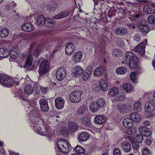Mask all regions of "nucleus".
<instances>
[{
	"label": "nucleus",
	"mask_w": 155,
	"mask_h": 155,
	"mask_svg": "<svg viewBox=\"0 0 155 155\" xmlns=\"http://www.w3.org/2000/svg\"><path fill=\"white\" fill-rule=\"evenodd\" d=\"M38 63L40 64L39 73L40 74H44L49 71V63L48 61L43 58L39 59Z\"/></svg>",
	"instance_id": "f257e3e1"
},
{
	"label": "nucleus",
	"mask_w": 155,
	"mask_h": 155,
	"mask_svg": "<svg viewBox=\"0 0 155 155\" xmlns=\"http://www.w3.org/2000/svg\"><path fill=\"white\" fill-rule=\"evenodd\" d=\"M58 149L63 153H66L68 152L70 144L66 141L63 140H58L57 142Z\"/></svg>",
	"instance_id": "f03ea898"
},
{
	"label": "nucleus",
	"mask_w": 155,
	"mask_h": 155,
	"mask_svg": "<svg viewBox=\"0 0 155 155\" xmlns=\"http://www.w3.org/2000/svg\"><path fill=\"white\" fill-rule=\"evenodd\" d=\"M124 126L126 128H130L133 126V122L132 119L129 118L124 119L123 121Z\"/></svg>",
	"instance_id": "5701e85b"
},
{
	"label": "nucleus",
	"mask_w": 155,
	"mask_h": 155,
	"mask_svg": "<svg viewBox=\"0 0 155 155\" xmlns=\"http://www.w3.org/2000/svg\"><path fill=\"white\" fill-rule=\"evenodd\" d=\"M66 74V70L63 68H61L58 69L56 73V77L59 81L62 80L65 78Z\"/></svg>",
	"instance_id": "0eeeda50"
},
{
	"label": "nucleus",
	"mask_w": 155,
	"mask_h": 155,
	"mask_svg": "<svg viewBox=\"0 0 155 155\" xmlns=\"http://www.w3.org/2000/svg\"><path fill=\"white\" fill-rule=\"evenodd\" d=\"M114 155H120V150L118 148H115L113 151Z\"/></svg>",
	"instance_id": "680f3d73"
},
{
	"label": "nucleus",
	"mask_w": 155,
	"mask_h": 155,
	"mask_svg": "<svg viewBox=\"0 0 155 155\" xmlns=\"http://www.w3.org/2000/svg\"><path fill=\"white\" fill-rule=\"evenodd\" d=\"M61 134L65 137H68L69 134V132L66 128L63 127L61 129Z\"/></svg>",
	"instance_id": "09e8293b"
},
{
	"label": "nucleus",
	"mask_w": 155,
	"mask_h": 155,
	"mask_svg": "<svg viewBox=\"0 0 155 155\" xmlns=\"http://www.w3.org/2000/svg\"><path fill=\"white\" fill-rule=\"evenodd\" d=\"M123 88L127 92L129 93L132 91L133 85L131 83H127L123 84Z\"/></svg>",
	"instance_id": "72a5a7b5"
},
{
	"label": "nucleus",
	"mask_w": 155,
	"mask_h": 155,
	"mask_svg": "<svg viewBox=\"0 0 155 155\" xmlns=\"http://www.w3.org/2000/svg\"><path fill=\"white\" fill-rule=\"evenodd\" d=\"M47 10L49 12L52 13L54 12L56 9L57 5L54 2H51L47 4L45 6Z\"/></svg>",
	"instance_id": "f8f14e48"
},
{
	"label": "nucleus",
	"mask_w": 155,
	"mask_h": 155,
	"mask_svg": "<svg viewBox=\"0 0 155 155\" xmlns=\"http://www.w3.org/2000/svg\"><path fill=\"white\" fill-rule=\"evenodd\" d=\"M115 33L117 35L123 36L127 33V30L124 28L118 27L114 29Z\"/></svg>",
	"instance_id": "4468645a"
},
{
	"label": "nucleus",
	"mask_w": 155,
	"mask_h": 155,
	"mask_svg": "<svg viewBox=\"0 0 155 155\" xmlns=\"http://www.w3.org/2000/svg\"><path fill=\"white\" fill-rule=\"evenodd\" d=\"M9 33V31L7 28H3L0 30V38H6L8 36Z\"/></svg>",
	"instance_id": "2f4dec72"
},
{
	"label": "nucleus",
	"mask_w": 155,
	"mask_h": 155,
	"mask_svg": "<svg viewBox=\"0 0 155 155\" xmlns=\"http://www.w3.org/2000/svg\"><path fill=\"white\" fill-rule=\"evenodd\" d=\"M136 141L138 143H141L143 140V135L141 134L137 135L136 137Z\"/></svg>",
	"instance_id": "5fc2aeb1"
},
{
	"label": "nucleus",
	"mask_w": 155,
	"mask_h": 155,
	"mask_svg": "<svg viewBox=\"0 0 155 155\" xmlns=\"http://www.w3.org/2000/svg\"><path fill=\"white\" fill-rule=\"evenodd\" d=\"M134 40L137 43L139 42L141 40L140 35L138 34L135 35L134 37Z\"/></svg>",
	"instance_id": "4d7b16f0"
},
{
	"label": "nucleus",
	"mask_w": 155,
	"mask_h": 155,
	"mask_svg": "<svg viewBox=\"0 0 155 155\" xmlns=\"http://www.w3.org/2000/svg\"><path fill=\"white\" fill-rule=\"evenodd\" d=\"M46 18L43 15L38 16L36 22L37 25L42 26L45 24Z\"/></svg>",
	"instance_id": "b1692460"
},
{
	"label": "nucleus",
	"mask_w": 155,
	"mask_h": 155,
	"mask_svg": "<svg viewBox=\"0 0 155 155\" xmlns=\"http://www.w3.org/2000/svg\"><path fill=\"white\" fill-rule=\"evenodd\" d=\"M82 94V92L81 90L74 91L70 94L69 99L73 103H79L81 101V96Z\"/></svg>",
	"instance_id": "20e7f679"
},
{
	"label": "nucleus",
	"mask_w": 155,
	"mask_h": 155,
	"mask_svg": "<svg viewBox=\"0 0 155 155\" xmlns=\"http://www.w3.org/2000/svg\"><path fill=\"white\" fill-rule=\"evenodd\" d=\"M143 124L146 126H150V122L148 120H145L143 122Z\"/></svg>",
	"instance_id": "69168bd1"
},
{
	"label": "nucleus",
	"mask_w": 155,
	"mask_h": 155,
	"mask_svg": "<svg viewBox=\"0 0 155 155\" xmlns=\"http://www.w3.org/2000/svg\"><path fill=\"white\" fill-rule=\"evenodd\" d=\"M130 117L132 120L134 122H139L141 120V116L137 113L133 112L130 114Z\"/></svg>",
	"instance_id": "4be33fe9"
},
{
	"label": "nucleus",
	"mask_w": 155,
	"mask_h": 155,
	"mask_svg": "<svg viewBox=\"0 0 155 155\" xmlns=\"http://www.w3.org/2000/svg\"><path fill=\"white\" fill-rule=\"evenodd\" d=\"M133 107L134 110L137 112L141 111L142 109L141 104L139 102H135L133 105Z\"/></svg>",
	"instance_id": "c9c22d12"
},
{
	"label": "nucleus",
	"mask_w": 155,
	"mask_h": 155,
	"mask_svg": "<svg viewBox=\"0 0 155 155\" xmlns=\"http://www.w3.org/2000/svg\"><path fill=\"white\" fill-rule=\"evenodd\" d=\"M105 104L104 100L102 98H99L97 101L96 104L97 106L99 107H102Z\"/></svg>",
	"instance_id": "a18cd8bd"
},
{
	"label": "nucleus",
	"mask_w": 155,
	"mask_h": 155,
	"mask_svg": "<svg viewBox=\"0 0 155 155\" xmlns=\"http://www.w3.org/2000/svg\"><path fill=\"white\" fill-rule=\"evenodd\" d=\"M139 131L140 134L145 137L150 136L151 134V132L149 129L145 127H140L139 128Z\"/></svg>",
	"instance_id": "9b49d317"
},
{
	"label": "nucleus",
	"mask_w": 155,
	"mask_h": 155,
	"mask_svg": "<svg viewBox=\"0 0 155 155\" xmlns=\"http://www.w3.org/2000/svg\"><path fill=\"white\" fill-rule=\"evenodd\" d=\"M112 54L115 57L121 56L123 55L122 52L119 50L115 49L112 51Z\"/></svg>",
	"instance_id": "c03bdc74"
},
{
	"label": "nucleus",
	"mask_w": 155,
	"mask_h": 155,
	"mask_svg": "<svg viewBox=\"0 0 155 155\" xmlns=\"http://www.w3.org/2000/svg\"><path fill=\"white\" fill-rule=\"evenodd\" d=\"M73 71L74 75H79L84 72V70L79 66H77L74 67L73 69Z\"/></svg>",
	"instance_id": "bb28decb"
},
{
	"label": "nucleus",
	"mask_w": 155,
	"mask_h": 155,
	"mask_svg": "<svg viewBox=\"0 0 155 155\" xmlns=\"http://www.w3.org/2000/svg\"><path fill=\"white\" fill-rule=\"evenodd\" d=\"M42 51L40 49H37L34 52V54L36 56H38L40 53H41Z\"/></svg>",
	"instance_id": "0e129e2a"
},
{
	"label": "nucleus",
	"mask_w": 155,
	"mask_h": 155,
	"mask_svg": "<svg viewBox=\"0 0 155 155\" xmlns=\"http://www.w3.org/2000/svg\"><path fill=\"white\" fill-rule=\"evenodd\" d=\"M21 58L23 59H26L25 63L23 66L25 71H28L29 69V55L28 54L23 53L21 55Z\"/></svg>",
	"instance_id": "ddd939ff"
},
{
	"label": "nucleus",
	"mask_w": 155,
	"mask_h": 155,
	"mask_svg": "<svg viewBox=\"0 0 155 155\" xmlns=\"http://www.w3.org/2000/svg\"><path fill=\"white\" fill-rule=\"evenodd\" d=\"M9 54V51L6 48H0V58H6Z\"/></svg>",
	"instance_id": "cd10ccee"
},
{
	"label": "nucleus",
	"mask_w": 155,
	"mask_h": 155,
	"mask_svg": "<svg viewBox=\"0 0 155 155\" xmlns=\"http://www.w3.org/2000/svg\"><path fill=\"white\" fill-rule=\"evenodd\" d=\"M19 54V50L18 48L15 47L12 49L9 54L11 58L15 59L18 56Z\"/></svg>",
	"instance_id": "2eb2a0df"
},
{
	"label": "nucleus",
	"mask_w": 155,
	"mask_h": 155,
	"mask_svg": "<svg viewBox=\"0 0 155 155\" xmlns=\"http://www.w3.org/2000/svg\"><path fill=\"white\" fill-rule=\"evenodd\" d=\"M93 70V67L91 65H88L86 69V71L87 73L91 74Z\"/></svg>",
	"instance_id": "bf43d9fd"
},
{
	"label": "nucleus",
	"mask_w": 155,
	"mask_h": 155,
	"mask_svg": "<svg viewBox=\"0 0 155 155\" xmlns=\"http://www.w3.org/2000/svg\"><path fill=\"white\" fill-rule=\"evenodd\" d=\"M141 151L143 155H149L150 153L149 150L146 147L143 148L141 149Z\"/></svg>",
	"instance_id": "603ef678"
},
{
	"label": "nucleus",
	"mask_w": 155,
	"mask_h": 155,
	"mask_svg": "<svg viewBox=\"0 0 155 155\" xmlns=\"http://www.w3.org/2000/svg\"><path fill=\"white\" fill-rule=\"evenodd\" d=\"M155 109L149 103H147L145 105V110L147 113H151Z\"/></svg>",
	"instance_id": "ea45409f"
},
{
	"label": "nucleus",
	"mask_w": 155,
	"mask_h": 155,
	"mask_svg": "<svg viewBox=\"0 0 155 155\" xmlns=\"http://www.w3.org/2000/svg\"><path fill=\"white\" fill-rule=\"evenodd\" d=\"M29 23L28 22L24 24L22 26V29L23 30L28 31H29Z\"/></svg>",
	"instance_id": "864d4df0"
},
{
	"label": "nucleus",
	"mask_w": 155,
	"mask_h": 155,
	"mask_svg": "<svg viewBox=\"0 0 155 155\" xmlns=\"http://www.w3.org/2000/svg\"><path fill=\"white\" fill-rule=\"evenodd\" d=\"M117 108L120 112L124 114L127 113L128 111L127 106L124 104H119L117 105Z\"/></svg>",
	"instance_id": "6ab92c4d"
},
{
	"label": "nucleus",
	"mask_w": 155,
	"mask_h": 155,
	"mask_svg": "<svg viewBox=\"0 0 155 155\" xmlns=\"http://www.w3.org/2000/svg\"><path fill=\"white\" fill-rule=\"evenodd\" d=\"M31 104L32 105L31 108L33 110H31L30 112L31 114H34V117L36 120V122H38L40 117V114L39 112L37 110L35 107L36 104V102L35 101H31Z\"/></svg>",
	"instance_id": "423d86ee"
},
{
	"label": "nucleus",
	"mask_w": 155,
	"mask_h": 155,
	"mask_svg": "<svg viewBox=\"0 0 155 155\" xmlns=\"http://www.w3.org/2000/svg\"><path fill=\"white\" fill-rule=\"evenodd\" d=\"M3 143L0 141V153L2 155H5V150L2 146V145Z\"/></svg>",
	"instance_id": "052dcab7"
},
{
	"label": "nucleus",
	"mask_w": 155,
	"mask_h": 155,
	"mask_svg": "<svg viewBox=\"0 0 155 155\" xmlns=\"http://www.w3.org/2000/svg\"><path fill=\"white\" fill-rule=\"evenodd\" d=\"M13 82L12 79L7 75H2L0 77V84L3 86H10Z\"/></svg>",
	"instance_id": "39448f33"
},
{
	"label": "nucleus",
	"mask_w": 155,
	"mask_h": 155,
	"mask_svg": "<svg viewBox=\"0 0 155 155\" xmlns=\"http://www.w3.org/2000/svg\"><path fill=\"white\" fill-rule=\"evenodd\" d=\"M86 108L84 107H81L78 110V113L79 115L83 114L86 110Z\"/></svg>",
	"instance_id": "6e6d98bb"
},
{
	"label": "nucleus",
	"mask_w": 155,
	"mask_h": 155,
	"mask_svg": "<svg viewBox=\"0 0 155 155\" xmlns=\"http://www.w3.org/2000/svg\"><path fill=\"white\" fill-rule=\"evenodd\" d=\"M55 105L56 107L59 109L63 108L64 107L65 101L61 97L56 98L55 99Z\"/></svg>",
	"instance_id": "6e6552de"
},
{
	"label": "nucleus",
	"mask_w": 155,
	"mask_h": 155,
	"mask_svg": "<svg viewBox=\"0 0 155 155\" xmlns=\"http://www.w3.org/2000/svg\"><path fill=\"white\" fill-rule=\"evenodd\" d=\"M126 59H128L129 65L130 68H133L136 66L138 58L133 52H130L127 53Z\"/></svg>",
	"instance_id": "7ed1b4c3"
},
{
	"label": "nucleus",
	"mask_w": 155,
	"mask_h": 155,
	"mask_svg": "<svg viewBox=\"0 0 155 155\" xmlns=\"http://www.w3.org/2000/svg\"><path fill=\"white\" fill-rule=\"evenodd\" d=\"M104 72V70L101 67H97L94 71V74L96 77L101 76Z\"/></svg>",
	"instance_id": "c756f323"
},
{
	"label": "nucleus",
	"mask_w": 155,
	"mask_h": 155,
	"mask_svg": "<svg viewBox=\"0 0 155 155\" xmlns=\"http://www.w3.org/2000/svg\"><path fill=\"white\" fill-rule=\"evenodd\" d=\"M89 137V135L87 133L83 132L78 135V139L80 142H84L87 140Z\"/></svg>",
	"instance_id": "a211bd4d"
},
{
	"label": "nucleus",
	"mask_w": 155,
	"mask_h": 155,
	"mask_svg": "<svg viewBox=\"0 0 155 155\" xmlns=\"http://www.w3.org/2000/svg\"><path fill=\"white\" fill-rule=\"evenodd\" d=\"M40 89L43 93H46L48 91L47 88H45L42 87H40Z\"/></svg>",
	"instance_id": "774afa93"
},
{
	"label": "nucleus",
	"mask_w": 155,
	"mask_h": 155,
	"mask_svg": "<svg viewBox=\"0 0 155 155\" xmlns=\"http://www.w3.org/2000/svg\"><path fill=\"white\" fill-rule=\"evenodd\" d=\"M100 86L101 89L104 91H107L108 89V85L106 81L101 79L100 81Z\"/></svg>",
	"instance_id": "a878e982"
},
{
	"label": "nucleus",
	"mask_w": 155,
	"mask_h": 155,
	"mask_svg": "<svg viewBox=\"0 0 155 155\" xmlns=\"http://www.w3.org/2000/svg\"><path fill=\"white\" fill-rule=\"evenodd\" d=\"M91 74L87 73L85 72L82 76L83 79L84 81L87 80L89 78Z\"/></svg>",
	"instance_id": "13d9d810"
},
{
	"label": "nucleus",
	"mask_w": 155,
	"mask_h": 155,
	"mask_svg": "<svg viewBox=\"0 0 155 155\" xmlns=\"http://www.w3.org/2000/svg\"><path fill=\"white\" fill-rule=\"evenodd\" d=\"M132 147L134 150L137 151L139 148V145L136 143H133L132 144Z\"/></svg>",
	"instance_id": "e2e57ef3"
},
{
	"label": "nucleus",
	"mask_w": 155,
	"mask_h": 155,
	"mask_svg": "<svg viewBox=\"0 0 155 155\" xmlns=\"http://www.w3.org/2000/svg\"><path fill=\"white\" fill-rule=\"evenodd\" d=\"M137 131V128L136 127L130 128L127 130L126 133L129 135H133L135 134Z\"/></svg>",
	"instance_id": "37998d69"
},
{
	"label": "nucleus",
	"mask_w": 155,
	"mask_h": 155,
	"mask_svg": "<svg viewBox=\"0 0 155 155\" xmlns=\"http://www.w3.org/2000/svg\"><path fill=\"white\" fill-rule=\"evenodd\" d=\"M83 55V53L81 51L75 52L72 56V60L75 63L79 62L81 59Z\"/></svg>",
	"instance_id": "dca6fc26"
},
{
	"label": "nucleus",
	"mask_w": 155,
	"mask_h": 155,
	"mask_svg": "<svg viewBox=\"0 0 155 155\" xmlns=\"http://www.w3.org/2000/svg\"><path fill=\"white\" fill-rule=\"evenodd\" d=\"M75 48L74 44L72 43H69L67 44L65 47V53L67 55L71 54L74 51Z\"/></svg>",
	"instance_id": "1a4fd4ad"
},
{
	"label": "nucleus",
	"mask_w": 155,
	"mask_h": 155,
	"mask_svg": "<svg viewBox=\"0 0 155 155\" xmlns=\"http://www.w3.org/2000/svg\"><path fill=\"white\" fill-rule=\"evenodd\" d=\"M106 120V118L103 115H98L95 118L94 122L97 124H104Z\"/></svg>",
	"instance_id": "f3484780"
},
{
	"label": "nucleus",
	"mask_w": 155,
	"mask_h": 155,
	"mask_svg": "<svg viewBox=\"0 0 155 155\" xmlns=\"http://www.w3.org/2000/svg\"><path fill=\"white\" fill-rule=\"evenodd\" d=\"M45 21V25L47 27H52L55 24L54 20L51 18H46Z\"/></svg>",
	"instance_id": "c85d7f7f"
},
{
	"label": "nucleus",
	"mask_w": 155,
	"mask_h": 155,
	"mask_svg": "<svg viewBox=\"0 0 155 155\" xmlns=\"http://www.w3.org/2000/svg\"><path fill=\"white\" fill-rule=\"evenodd\" d=\"M46 133H44V136H46L49 139H50L53 135V132L49 127H48V130L46 131Z\"/></svg>",
	"instance_id": "49530a36"
},
{
	"label": "nucleus",
	"mask_w": 155,
	"mask_h": 155,
	"mask_svg": "<svg viewBox=\"0 0 155 155\" xmlns=\"http://www.w3.org/2000/svg\"><path fill=\"white\" fill-rule=\"evenodd\" d=\"M121 145L122 148L124 152H128L130 151L131 145L128 142H124L121 143Z\"/></svg>",
	"instance_id": "393cba45"
},
{
	"label": "nucleus",
	"mask_w": 155,
	"mask_h": 155,
	"mask_svg": "<svg viewBox=\"0 0 155 155\" xmlns=\"http://www.w3.org/2000/svg\"><path fill=\"white\" fill-rule=\"evenodd\" d=\"M148 21L150 23L155 24V15H151L149 16Z\"/></svg>",
	"instance_id": "3c124183"
},
{
	"label": "nucleus",
	"mask_w": 155,
	"mask_h": 155,
	"mask_svg": "<svg viewBox=\"0 0 155 155\" xmlns=\"http://www.w3.org/2000/svg\"><path fill=\"white\" fill-rule=\"evenodd\" d=\"M39 102L40 107L42 110L45 112H46L49 110V107L48 105L47 100L44 98L41 99L39 100Z\"/></svg>",
	"instance_id": "9d476101"
},
{
	"label": "nucleus",
	"mask_w": 155,
	"mask_h": 155,
	"mask_svg": "<svg viewBox=\"0 0 155 155\" xmlns=\"http://www.w3.org/2000/svg\"><path fill=\"white\" fill-rule=\"evenodd\" d=\"M69 14L70 12H62L54 16L53 18L56 19L62 18L67 16Z\"/></svg>",
	"instance_id": "7c9ffc66"
},
{
	"label": "nucleus",
	"mask_w": 155,
	"mask_h": 155,
	"mask_svg": "<svg viewBox=\"0 0 155 155\" xmlns=\"http://www.w3.org/2000/svg\"><path fill=\"white\" fill-rule=\"evenodd\" d=\"M143 11L146 14H151L152 13V8L150 5H146L143 7Z\"/></svg>",
	"instance_id": "a19ab883"
},
{
	"label": "nucleus",
	"mask_w": 155,
	"mask_h": 155,
	"mask_svg": "<svg viewBox=\"0 0 155 155\" xmlns=\"http://www.w3.org/2000/svg\"><path fill=\"white\" fill-rule=\"evenodd\" d=\"M139 31L144 34H147L150 31L149 27L147 25L140 23L138 25Z\"/></svg>",
	"instance_id": "412c9836"
},
{
	"label": "nucleus",
	"mask_w": 155,
	"mask_h": 155,
	"mask_svg": "<svg viewBox=\"0 0 155 155\" xmlns=\"http://www.w3.org/2000/svg\"><path fill=\"white\" fill-rule=\"evenodd\" d=\"M145 45L143 43H140L136 46L134 48V50L137 52L144 51Z\"/></svg>",
	"instance_id": "4c0bfd02"
},
{
	"label": "nucleus",
	"mask_w": 155,
	"mask_h": 155,
	"mask_svg": "<svg viewBox=\"0 0 155 155\" xmlns=\"http://www.w3.org/2000/svg\"><path fill=\"white\" fill-rule=\"evenodd\" d=\"M38 127L37 125H36L34 127H33V130L37 133H38L40 134L41 135L44 136V133H46V131L48 130V128L49 127H45L44 129L42 130L41 129V130H37L36 129V127Z\"/></svg>",
	"instance_id": "f704fd0d"
},
{
	"label": "nucleus",
	"mask_w": 155,
	"mask_h": 155,
	"mask_svg": "<svg viewBox=\"0 0 155 155\" xmlns=\"http://www.w3.org/2000/svg\"><path fill=\"white\" fill-rule=\"evenodd\" d=\"M74 150L77 153H83L85 152L84 149L80 146H77L74 149Z\"/></svg>",
	"instance_id": "de8ad7c7"
},
{
	"label": "nucleus",
	"mask_w": 155,
	"mask_h": 155,
	"mask_svg": "<svg viewBox=\"0 0 155 155\" xmlns=\"http://www.w3.org/2000/svg\"><path fill=\"white\" fill-rule=\"evenodd\" d=\"M68 127L72 132L76 131L78 128V125L75 123L72 122H70L68 123Z\"/></svg>",
	"instance_id": "473e14b6"
},
{
	"label": "nucleus",
	"mask_w": 155,
	"mask_h": 155,
	"mask_svg": "<svg viewBox=\"0 0 155 155\" xmlns=\"http://www.w3.org/2000/svg\"><path fill=\"white\" fill-rule=\"evenodd\" d=\"M137 73L135 72L131 73L130 74V78L134 83L136 81L137 79Z\"/></svg>",
	"instance_id": "8fccbe9b"
},
{
	"label": "nucleus",
	"mask_w": 155,
	"mask_h": 155,
	"mask_svg": "<svg viewBox=\"0 0 155 155\" xmlns=\"http://www.w3.org/2000/svg\"><path fill=\"white\" fill-rule=\"evenodd\" d=\"M24 93L21 96V98L22 100L26 101L28 102V95H29V86L28 84L26 85L24 88Z\"/></svg>",
	"instance_id": "aec40b11"
},
{
	"label": "nucleus",
	"mask_w": 155,
	"mask_h": 155,
	"mask_svg": "<svg viewBox=\"0 0 155 155\" xmlns=\"http://www.w3.org/2000/svg\"><path fill=\"white\" fill-rule=\"evenodd\" d=\"M118 89L115 87H113L110 90L109 89V94L112 97H115L117 95L118 93Z\"/></svg>",
	"instance_id": "e433bc0d"
},
{
	"label": "nucleus",
	"mask_w": 155,
	"mask_h": 155,
	"mask_svg": "<svg viewBox=\"0 0 155 155\" xmlns=\"http://www.w3.org/2000/svg\"><path fill=\"white\" fill-rule=\"evenodd\" d=\"M89 109L92 112H95L99 110V107L97 106L96 104H95V103L92 102L91 104Z\"/></svg>",
	"instance_id": "58836bf2"
},
{
	"label": "nucleus",
	"mask_w": 155,
	"mask_h": 155,
	"mask_svg": "<svg viewBox=\"0 0 155 155\" xmlns=\"http://www.w3.org/2000/svg\"><path fill=\"white\" fill-rule=\"evenodd\" d=\"M127 70L124 67H120L117 68L116 70V72L118 74H124L127 71Z\"/></svg>",
	"instance_id": "79ce46f5"
},
{
	"label": "nucleus",
	"mask_w": 155,
	"mask_h": 155,
	"mask_svg": "<svg viewBox=\"0 0 155 155\" xmlns=\"http://www.w3.org/2000/svg\"><path fill=\"white\" fill-rule=\"evenodd\" d=\"M150 104L151 105L152 107L155 109V100L153 99L149 102Z\"/></svg>",
	"instance_id": "338daca9"
}]
</instances>
